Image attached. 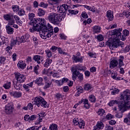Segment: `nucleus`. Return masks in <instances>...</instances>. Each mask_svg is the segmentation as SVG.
Masks as SVG:
<instances>
[{
	"mask_svg": "<svg viewBox=\"0 0 130 130\" xmlns=\"http://www.w3.org/2000/svg\"><path fill=\"white\" fill-rule=\"evenodd\" d=\"M122 29L121 28L115 29L111 31H108L109 35L115 37L112 41H108L106 43V45L108 46L111 49H114L117 47H121L123 49L124 47V43L119 40H121V32Z\"/></svg>",
	"mask_w": 130,
	"mask_h": 130,
	"instance_id": "f257e3e1",
	"label": "nucleus"
},
{
	"mask_svg": "<svg viewBox=\"0 0 130 130\" xmlns=\"http://www.w3.org/2000/svg\"><path fill=\"white\" fill-rule=\"evenodd\" d=\"M35 14L33 13H29L28 14V19L30 20V22L29 25L32 26V28H29L30 32L33 33L35 31H38L40 27L39 26V24L41 23L42 24H45V21L42 20L43 18H35Z\"/></svg>",
	"mask_w": 130,
	"mask_h": 130,
	"instance_id": "f03ea898",
	"label": "nucleus"
},
{
	"mask_svg": "<svg viewBox=\"0 0 130 130\" xmlns=\"http://www.w3.org/2000/svg\"><path fill=\"white\" fill-rule=\"evenodd\" d=\"M63 19V15L57 13H51L48 16V19L54 25H58Z\"/></svg>",
	"mask_w": 130,
	"mask_h": 130,
	"instance_id": "7ed1b4c3",
	"label": "nucleus"
},
{
	"mask_svg": "<svg viewBox=\"0 0 130 130\" xmlns=\"http://www.w3.org/2000/svg\"><path fill=\"white\" fill-rule=\"evenodd\" d=\"M42 21H45V23H39V27L40 28L38 30H36L37 32H39V31H41V32H44L45 33H47V32H49L51 34H53V27L51 25L48 23L47 26H46V21L44 18L42 19Z\"/></svg>",
	"mask_w": 130,
	"mask_h": 130,
	"instance_id": "20e7f679",
	"label": "nucleus"
},
{
	"mask_svg": "<svg viewBox=\"0 0 130 130\" xmlns=\"http://www.w3.org/2000/svg\"><path fill=\"white\" fill-rule=\"evenodd\" d=\"M71 72L72 73V79L73 81H76L77 78H78L79 82H82L84 80L83 74L78 71V68L77 67L71 68Z\"/></svg>",
	"mask_w": 130,
	"mask_h": 130,
	"instance_id": "39448f33",
	"label": "nucleus"
},
{
	"mask_svg": "<svg viewBox=\"0 0 130 130\" xmlns=\"http://www.w3.org/2000/svg\"><path fill=\"white\" fill-rule=\"evenodd\" d=\"M32 104L34 105H37L38 107H40V106L42 107H43L45 108H47V107H48L47 102H46V101L41 96L36 97Z\"/></svg>",
	"mask_w": 130,
	"mask_h": 130,
	"instance_id": "423d86ee",
	"label": "nucleus"
},
{
	"mask_svg": "<svg viewBox=\"0 0 130 130\" xmlns=\"http://www.w3.org/2000/svg\"><path fill=\"white\" fill-rule=\"evenodd\" d=\"M14 109L13 103L11 102L5 106L4 110L6 114L10 115L13 113Z\"/></svg>",
	"mask_w": 130,
	"mask_h": 130,
	"instance_id": "0eeeda50",
	"label": "nucleus"
},
{
	"mask_svg": "<svg viewBox=\"0 0 130 130\" xmlns=\"http://www.w3.org/2000/svg\"><path fill=\"white\" fill-rule=\"evenodd\" d=\"M14 76L16 80H17L16 82L18 83H24L26 80V77H25V75L21 74L20 73L15 72L14 73Z\"/></svg>",
	"mask_w": 130,
	"mask_h": 130,
	"instance_id": "6e6552de",
	"label": "nucleus"
},
{
	"mask_svg": "<svg viewBox=\"0 0 130 130\" xmlns=\"http://www.w3.org/2000/svg\"><path fill=\"white\" fill-rule=\"evenodd\" d=\"M78 56L73 55L72 59L75 62H83V57H81L80 58L79 57L81 55L80 52H78Z\"/></svg>",
	"mask_w": 130,
	"mask_h": 130,
	"instance_id": "1a4fd4ad",
	"label": "nucleus"
},
{
	"mask_svg": "<svg viewBox=\"0 0 130 130\" xmlns=\"http://www.w3.org/2000/svg\"><path fill=\"white\" fill-rule=\"evenodd\" d=\"M9 93L11 96H13L15 98L22 97V92L20 91H10Z\"/></svg>",
	"mask_w": 130,
	"mask_h": 130,
	"instance_id": "9d476101",
	"label": "nucleus"
},
{
	"mask_svg": "<svg viewBox=\"0 0 130 130\" xmlns=\"http://www.w3.org/2000/svg\"><path fill=\"white\" fill-rule=\"evenodd\" d=\"M123 35L121 36V40L124 41L126 39V37L129 35V31L127 29H124L122 31Z\"/></svg>",
	"mask_w": 130,
	"mask_h": 130,
	"instance_id": "9b49d317",
	"label": "nucleus"
},
{
	"mask_svg": "<svg viewBox=\"0 0 130 130\" xmlns=\"http://www.w3.org/2000/svg\"><path fill=\"white\" fill-rule=\"evenodd\" d=\"M44 79L45 82V85L44 87V89L46 90V89H47V88H49V87H50L52 82L51 81H50L49 80H48V79H47V77L46 76L44 77Z\"/></svg>",
	"mask_w": 130,
	"mask_h": 130,
	"instance_id": "f8f14e48",
	"label": "nucleus"
},
{
	"mask_svg": "<svg viewBox=\"0 0 130 130\" xmlns=\"http://www.w3.org/2000/svg\"><path fill=\"white\" fill-rule=\"evenodd\" d=\"M103 127H104L103 123L102 122H98L93 130L103 129Z\"/></svg>",
	"mask_w": 130,
	"mask_h": 130,
	"instance_id": "ddd939ff",
	"label": "nucleus"
},
{
	"mask_svg": "<svg viewBox=\"0 0 130 130\" xmlns=\"http://www.w3.org/2000/svg\"><path fill=\"white\" fill-rule=\"evenodd\" d=\"M118 65V61L116 60H112L110 62V69H114V68L117 67Z\"/></svg>",
	"mask_w": 130,
	"mask_h": 130,
	"instance_id": "4468645a",
	"label": "nucleus"
},
{
	"mask_svg": "<svg viewBox=\"0 0 130 130\" xmlns=\"http://www.w3.org/2000/svg\"><path fill=\"white\" fill-rule=\"evenodd\" d=\"M28 39H29V35L26 34L25 35L22 36L21 38H19V41H18V42L20 43L26 42Z\"/></svg>",
	"mask_w": 130,
	"mask_h": 130,
	"instance_id": "2eb2a0df",
	"label": "nucleus"
},
{
	"mask_svg": "<svg viewBox=\"0 0 130 130\" xmlns=\"http://www.w3.org/2000/svg\"><path fill=\"white\" fill-rule=\"evenodd\" d=\"M13 83L15 89L18 91H20V90H21V88H22V85L19 83V82L15 81H13Z\"/></svg>",
	"mask_w": 130,
	"mask_h": 130,
	"instance_id": "dca6fc26",
	"label": "nucleus"
},
{
	"mask_svg": "<svg viewBox=\"0 0 130 130\" xmlns=\"http://www.w3.org/2000/svg\"><path fill=\"white\" fill-rule=\"evenodd\" d=\"M43 34H42V36L41 37L43 38V39H46V38H49V37H51V35L53 34H51L49 31H47V32H42Z\"/></svg>",
	"mask_w": 130,
	"mask_h": 130,
	"instance_id": "f3484780",
	"label": "nucleus"
},
{
	"mask_svg": "<svg viewBox=\"0 0 130 130\" xmlns=\"http://www.w3.org/2000/svg\"><path fill=\"white\" fill-rule=\"evenodd\" d=\"M17 67L19 69H21V70H24V69L26 68V63H25V62L22 60L19 61L17 63Z\"/></svg>",
	"mask_w": 130,
	"mask_h": 130,
	"instance_id": "a211bd4d",
	"label": "nucleus"
},
{
	"mask_svg": "<svg viewBox=\"0 0 130 130\" xmlns=\"http://www.w3.org/2000/svg\"><path fill=\"white\" fill-rule=\"evenodd\" d=\"M107 17L109 21H112L114 18V16H113V14L111 13V11H108L107 12Z\"/></svg>",
	"mask_w": 130,
	"mask_h": 130,
	"instance_id": "6ab92c4d",
	"label": "nucleus"
},
{
	"mask_svg": "<svg viewBox=\"0 0 130 130\" xmlns=\"http://www.w3.org/2000/svg\"><path fill=\"white\" fill-rule=\"evenodd\" d=\"M123 59H124V57L122 55L120 56L119 59H118V66L119 68H121V67H124V63H123Z\"/></svg>",
	"mask_w": 130,
	"mask_h": 130,
	"instance_id": "aec40b11",
	"label": "nucleus"
},
{
	"mask_svg": "<svg viewBox=\"0 0 130 130\" xmlns=\"http://www.w3.org/2000/svg\"><path fill=\"white\" fill-rule=\"evenodd\" d=\"M32 86H33V82H31L29 83V84H24L23 88L25 89V91L28 92L30 90V89H29V88H31V87H32Z\"/></svg>",
	"mask_w": 130,
	"mask_h": 130,
	"instance_id": "412c9836",
	"label": "nucleus"
},
{
	"mask_svg": "<svg viewBox=\"0 0 130 130\" xmlns=\"http://www.w3.org/2000/svg\"><path fill=\"white\" fill-rule=\"evenodd\" d=\"M4 18L6 20V21H10L14 18V15L13 14H5L4 15Z\"/></svg>",
	"mask_w": 130,
	"mask_h": 130,
	"instance_id": "4be33fe9",
	"label": "nucleus"
},
{
	"mask_svg": "<svg viewBox=\"0 0 130 130\" xmlns=\"http://www.w3.org/2000/svg\"><path fill=\"white\" fill-rule=\"evenodd\" d=\"M22 109H23V110H28V109H29V110H32V109H33V104L29 103L27 104V106L22 108Z\"/></svg>",
	"mask_w": 130,
	"mask_h": 130,
	"instance_id": "5701e85b",
	"label": "nucleus"
},
{
	"mask_svg": "<svg viewBox=\"0 0 130 130\" xmlns=\"http://www.w3.org/2000/svg\"><path fill=\"white\" fill-rule=\"evenodd\" d=\"M52 62V59L47 58L46 60V62H45V63L44 64V67H45V68H48V67H49V66H50V64H51Z\"/></svg>",
	"mask_w": 130,
	"mask_h": 130,
	"instance_id": "b1692460",
	"label": "nucleus"
},
{
	"mask_svg": "<svg viewBox=\"0 0 130 130\" xmlns=\"http://www.w3.org/2000/svg\"><path fill=\"white\" fill-rule=\"evenodd\" d=\"M38 15L39 17H42L45 15V11L43 10V9L40 8L38 10Z\"/></svg>",
	"mask_w": 130,
	"mask_h": 130,
	"instance_id": "393cba45",
	"label": "nucleus"
},
{
	"mask_svg": "<svg viewBox=\"0 0 130 130\" xmlns=\"http://www.w3.org/2000/svg\"><path fill=\"white\" fill-rule=\"evenodd\" d=\"M94 33H99L101 30V27L99 25H95L93 27Z\"/></svg>",
	"mask_w": 130,
	"mask_h": 130,
	"instance_id": "a878e982",
	"label": "nucleus"
},
{
	"mask_svg": "<svg viewBox=\"0 0 130 130\" xmlns=\"http://www.w3.org/2000/svg\"><path fill=\"white\" fill-rule=\"evenodd\" d=\"M42 82H43V78L42 77L38 78L35 81L36 84H37L39 86L40 85H43Z\"/></svg>",
	"mask_w": 130,
	"mask_h": 130,
	"instance_id": "bb28decb",
	"label": "nucleus"
},
{
	"mask_svg": "<svg viewBox=\"0 0 130 130\" xmlns=\"http://www.w3.org/2000/svg\"><path fill=\"white\" fill-rule=\"evenodd\" d=\"M25 15H26V12L25 11V10H24V9L22 8L19 9L18 12V15L22 16H25Z\"/></svg>",
	"mask_w": 130,
	"mask_h": 130,
	"instance_id": "cd10ccee",
	"label": "nucleus"
},
{
	"mask_svg": "<svg viewBox=\"0 0 130 130\" xmlns=\"http://www.w3.org/2000/svg\"><path fill=\"white\" fill-rule=\"evenodd\" d=\"M12 9L14 12V13H17L19 10H20V7L18 5H12Z\"/></svg>",
	"mask_w": 130,
	"mask_h": 130,
	"instance_id": "c85d7f7f",
	"label": "nucleus"
},
{
	"mask_svg": "<svg viewBox=\"0 0 130 130\" xmlns=\"http://www.w3.org/2000/svg\"><path fill=\"white\" fill-rule=\"evenodd\" d=\"M6 29L8 34H13L14 33V28L10 26H6Z\"/></svg>",
	"mask_w": 130,
	"mask_h": 130,
	"instance_id": "c756f323",
	"label": "nucleus"
},
{
	"mask_svg": "<svg viewBox=\"0 0 130 130\" xmlns=\"http://www.w3.org/2000/svg\"><path fill=\"white\" fill-rule=\"evenodd\" d=\"M34 59L35 60V61H37V63L40 64V63H41V61H40V60L41 59V57L39 55H35L34 56Z\"/></svg>",
	"mask_w": 130,
	"mask_h": 130,
	"instance_id": "7c9ffc66",
	"label": "nucleus"
},
{
	"mask_svg": "<svg viewBox=\"0 0 130 130\" xmlns=\"http://www.w3.org/2000/svg\"><path fill=\"white\" fill-rule=\"evenodd\" d=\"M92 89V86L90 84H85L84 86V90L85 91H89V90H91Z\"/></svg>",
	"mask_w": 130,
	"mask_h": 130,
	"instance_id": "2f4dec72",
	"label": "nucleus"
},
{
	"mask_svg": "<svg viewBox=\"0 0 130 130\" xmlns=\"http://www.w3.org/2000/svg\"><path fill=\"white\" fill-rule=\"evenodd\" d=\"M57 11H58L59 13H66L64 11V8H63V6L62 5L61 6L57 7Z\"/></svg>",
	"mask_w": 130,
	"mask_h": 130,
	"instance_id": "473e14b6",
	"label": "nucleus"
},
{
	"mask_svg": "<svg viewBox=\"0 0 130 130\" xmlns=\"http://www.w3.org/2000/svg\"><path fill=\"white\" fill-rule=\"evenodd\" d=\"M49 128L50 130H58L57 129V124L52 123L49 126Z\"/></svg>",
	"mask_w": 130,
	"mask_h": 130,
	"instance_id": "72a5a7b5",
	"label": "nucleus"
},
{
	"mask_svg": "<svg viewBox=\"0 0 130 130\" xmlns=\"http://www.w3.org/2000/svg\"><path fill=\"white\" fill-rule=\"evenodd\" d=\"M89 101L92 103H95L96 102V98H95V96L94 95L91 94L89 96Z\"/></svg>",
	"mask_w": 130,
	"mask_h": 130,
	"instance_id": "f704fd0d",
	"label": "nucleus"
},
{
	"mask_svg": "<svg viewBox=\"0 0 130 130\" xmlns=\"http://www.w3.org/2000/svg\"><path fill=\"white\" fill-rule=\"evenodd\" d=\"M39 6L42 8L47 9V7H48V4H45L44 2H41Z\"/></svg>",
	"mask_w": 130,
	"mask_h": 130,
	"instance_id": "c9c22d12",
	"label": "nucleus"
},
{
	"mask_svg": "<svg viewBox=\"0 0 130 130\" xmlns=\"http://www.w3.org/2000/svg\"><path fill=\"white\" fill-rule=\"evenodd\" d=\"M104 113H105V110H104L103 109H99V111L98 112V115H101V116H102V115H103V114H104Z\"/></svg>",
	"mask_w": 130,
	"mask_h": 130,
	"instance_id": "e433bc0d",
	"label": "nucleus"
},
{
	"mask_svg": "<svg viewBox=\"0 0 130 130\" xmlns=\"http://www.w3.org/2000/svg\"><path fill=\"white\" fill-rule=\"evenodd\" d=\"M114 104H119V102L116 101V100H113L111 102L109 103V105L110 106H113Z\"/></svg>",
	"mask_w": 130,
	"mask_h": 130,
	"instance_id": "4c0bfd02",
	"label": "nucleus"
},
{
	"mask_svg": "<svg viewBox=\"0 0 130 130\" xmlns=\"http://www.w3.org/2000/svg\"><path fill=\"white\" fill-rule=\"evenodd\" d=\"M111 76L112 79H114V80H115L116 77H117V73H116V72L111 71Z\"/></svg>",
	"mask_w": 130,
	"mask_h": 130,
	"instance_id": "58836bf2",
	"label": "nucleus"
},
{
	"mask_svg": "<svg viewBox=\"0 0 130 130\" xmlns=\"http://www.w3.org/2000/svg\"><path fill=\"white\" fill-rule=\"evenodd\" d=\"M3 87L5 89H10V88H11V82L6 83L3 85Z\"/></svg>",
	"mask_w": 130,
	"mask_h": 130,
	"instance_id": "ea45409f",
	"label": "nucleus"
},
{
	"mask_svg": "<svg viewBox=\"0 0 130 130\" xmlns=\"http://www.w3.org/2000/svg\"><path fill=\"white\" fill-rule=\"evenodd\" d=\"M68 12L70 14H72V15H77V14L79 13L78 10L75 11L73 10H69Z\"/></svg>",
	"mask_w": 130,
	"mask_h": 130,
	"instance_id": "a19ab883",
	"label": "nucleus"
},
{
	"mask_svg": "<svg viewBox=\"0 0 130 130\" xmlns=\"http://www.w3.org/2000/svg\"><path fill=\"white\" fill-rule=\"evenodd\" d=\"M45 52L47 55L48 57H51L52 56V53H51V51L50 50H46Z\"/></svg>",
	"mask_w": 130,
	"mask_h": 130,
	"instance_id": "79ce46f5",
	"label": "nucleus"
},
{
	"mask_svg": "<svg viewBox=\"0 0 130 130\" xmlns=\"http://www.w3.org/2000/svg\"><path fill=\"white\" fill-rule=\"evenodd\" d=\"M123 15L124 16H125L126 18H127V19H129L130 18V12L127 11V12H125L124 11L123 12Z\"/></svg>",
	"mask_w": 130,
	"mask_h": 130,
	"instance_id": "37998d69",
	"label": "nucleus"
},
{
	"mask_svg": "<svg viewBox=\"0 0 130 130\" xmlns=\"http://www.w3.org/2000/svg\"><path fill=\"white\" fill-rule=\"evenodd\" d=\"M118 93H119L118 88H114L113 91L111 92L112 95H115V94H118Z\"/></svg>",
	"mask_w": 130,
	"mask_h": 130,
	"instance_id": "c03bdc74",
	"label": "nucleus"
},
{
	"mask_svg": "<svg viewBox=\"0 0 130 130\" xmlns=\"http://www.w3.org/2000/svg\"><path fill=\"white\" fill-rule=\"evenodd\" d=\"M78 90L77 94H81V93H83L84 92V89L82 88V86H79L78 88H77Z\"/></svg>",
	"mask_w": 130,
	"mask_h": 130,
	"instance_id": "a18cd8bd",
	"label": "nucleus"
},
{
	"mask_svg": "<svg viewBox=\"0 0 130 130\" xmlns=\"http://www.w3.org/2000/svg\"><path fill=\"white\" fill-rule=\"evenodd\" d=\"M79 119L78 118H74L73 120V124L74 125H79Z\"/></svg>",
	"mask_w": 130,
	"mask_h": 130,
	"instance_id": "49530a36",
	"label": "nucleus"
},
{
	"mask_svg": "<svg viewBox=\"0 0 130 130\" xmlns=\"http://www.w3.org/2000/svg\"><path fill=\"white\" fill-rule=\"evenodd\" d=\"M96 39L99 41H102L104 38H103V36L102 35H99L96 36Z\"/></svg>",
	"mask_w": 130,
	"mask_h": 130,
	"instance_id": "de8ad7c7",
	"label": "nucleus"
},
{
	"mask_svg": "<svg viewBox=\"0 0 130 130\" xmlns=\"http://www.w3.org/2000/svg\"><path fill=\"white\" fill-rule=\"evenodd\" d=\"M58 51L60 54H63L64 55H67V53L63 52L62 49H61L60 48H58Z\"/></svg>",
	"mask_w": 130,
	"mask_h": 130,
	"instance_id": "09e8293b",
	"label": "nucleus"
},
{
	"mask_svg": "<svg viewBox=\"0 0 130 130\" xmlns=\"http://www.w3.org/2000/svg\"><path fill=\"white\" fill-rule=\"evenodd\" d=\"M15 24V20H14V18L12 19H10V20L9 21L8 25L10 26H13Z\"/></svg>",
	"mask_w": 130,
	"mask_h": 130,
	"instance_id": "8fccbe9b",
	"label": "nucleus"
},
{
	"mask_svg": "<svg viewBox=\"0 0 130 130\" xmlns=\"http://www.w3.org/2000/svg\"><path fill=\"white\" fill-rule=\"evenodd\" d=\"M58 47H56L55 46H52V47L50 48V50L52 51V52H55L58 49Z\"/></svg>",
	"mask_w": 130,
	"mask_h": 130,
	"instance_id": "3c124183",
	"label": "nucleus"
},
{
	"mask_svg": "<svg viewBox=\"0 0 130 130\" xmlns=\"http://www.w3.org/2000/svg\"><path fill=\"white\" fill-rule=\"evenodd\" d=\"M81 16L84 19H87L88 18V14L86 13V12H83L81 14Z\"/></svg>",
	"mask_w": 130,
	"mask_h": 130,
	"instance_id": "603ef678",
	"label": "nucleus"
},
{
	"mask_svg": "<svg viewBox=\"0 0 130 130\" xmlns=\"http://www.w3.org/2000/svg\"><path fill=\"white\" fill-rule=\"evenodd\" d=\"M39 127H38V126H32L30 128H28L26 130H39Z\"/></svg>",
	"mask_w": 130,
	"mask_h": 130,
	"instance_id": "864d4df0",
	"label": "nucleus"
},
{
	"mask_svg": "<svg viewBox=\"0 0 130 130\" xmlns=\"http://www.w3.org/2000/svg\"><path fill=\"white\" fill-rule=\"evenodd\" d=\"M39 69V66L37 65L34 68V72L36 75H38V70Z\"/></svg>",
	"mask_w": 130,
	"mask_h": 130,
	"instance_id": "5fc2aeb1",
	"label": "nucleus"
},
{
	"mask_svg": "<svg viewBox=\"0 0 130 130\" xmlns=\"http://www.w3.org/2000/svg\"><path fill=\"white\" fill-rule=\"evenodd\" d=\"M63 7L64 8V10L65 11V13H67V11H68V10H69V8L70 7V6H68L67 4H63L62 5Z\"/></svg>",
	"mask_w": 130,
	"mask_h": 130,
	"instance_id": "6e6d98bb",
	"label": "nucleus"
},
{
	"mask_svg": "<svg viewBox=\"0 0 130 130\" xmlns=\"http://www.w3.org/2000/svg\"><path fill=\"white\" fill-rule=\"evenodd\" d=\"M124 49V52H128L130 50V46H126Z\"/></svg>",
	"mask_w": 130,
	"mask_h": 130,
	"instance_id": "4d7b16f0",
	"label": "nucleus"
},
{
	"mask_svg": "<svg viewBox=\"0 0 130 130\" xmlns=\"http://www.w3.org/2000/svg\"><path fill=\"white\" fill-rule=\"evenodd\" d=\"M37 117V116H36V115H32L29 117V120H34L35 119H36Z\"/></svg>",
	"mask_w": 130,
	"mask_h": 130,
	"instance_id": "13d9d810",
	"label": "nucleus"
},
{
	"mask_svg": "<svg viewBox=\"0 0 130 130\" xmlns=\"http://www.w3.org/2000/svg\"><path fill=\"white\" fill-rule=\"evenodd\" d=\"M56 83L58 84V86H61L63 84L62 80H56Z\"/></svg>",
	"mask_w": 130,
	"mask_h": 130,
	"instance_id": "bf43d9fd",
	"label": "nucleus"
},
{
	"mask_svg": "<svg viewBox=\"0 0 130 130\" xmlns=\"http://www.w3.org/2000/svg\"><path fill=\"white\" fill-rule=\"evenodd\" d=\"M6 60V58L5 57H1L0 59V63H4L5 62V61Z\"/></svg>",
	"mask_w": 130,
	"mask_h": 130,
	"instance_id": "052dcab7",
	"label": "nucleus"
},
{
	"mask_svg": "<svg viewBox=\"0 0 130 130\" xmlns=\"http://www.w3.org/2000/svg\"><path fill=\"white\" fill-rule=\"evenodd\" d=\"M55 97H56V98H57V99H60V98H61L62 96L60 93H57L55 94Z\"/></svg>",
	"mask_w": 130,
	"mask_h": 130,
	"instance_id": "680f3d73",
	"label": "nucleus"
},
{
	"mask_svg": "<svg viewBox=\"0 0 130 130\" xmlns=\"http://www.w3.org/2000/svg\"><path fill=\"white\" fill-rule=\"evenodd\" d=\"M24 120H25V121H28V120H29V119H30V116H29V115H26L24 116Z\"/></svg>",
	"mask_w": 130,
	"mask_h": 130,
	"instance_id": "e2e57ef3",
	"label": "nucleus"
},
{
	"mask_svg": "<svg viewBox=\"0 0 130 130\" xmlns=\"http://www.w3.org/2000/svg\"><path fill=\"white\" fill-rule=\"evenodd\" d=\"M106 118H107V119H108V120L112 119V115H111L110 114H108V115H106Z\"/></svg>",
	"mask_w": 130,
	"mask_h": 130,
	"instance_id": "0e129e2a",
	"label": "nucleus"
},
{
	"mask_svg": "<svg viewBox=\"0 0 130 130\" xmlns=\"http://www.w3.org/2000/svg\"><path fill=\"white\" fill-rule=\"evenodd\" d=\"M90 71L91 73H95V72H96V68L94 67H91Z\"/></svg>",
	"mask_w": 130,
	"mask_h": 130,
	"instance_id": "69168bd1",
	"label": "nucleus"
},
{
	"mask_svg": "<svg viewBox=\"0 0 130 130\" xmlns=\"http://www.w3.org/2000/svg\"><path fill=\"white\" fill-rule=\"evenodd\" d=\"M63 90L64 92H68V91H69V86H64L63 87Z\"/></svg>",
	"mask_w": 130,
	"mask_h": 130,
	"instance_id": "338daca9",
	"label": "nucleus"
},
{
	"mask_svg": "<svg viewBox=\"0 0 130 130\" xmlns=\"http://www.w3.org/2000/svg\"><path fill=\"white\" fill-rule=\"evenodd\" d=\"M106 130H113V127L111 126H107L106 127Z\"/></svg>",
	"mask_w": 130,
	"mask_h": 130,
	"instance_id": "774afa93",
	"label": "nucleus"
}]
</instances>
